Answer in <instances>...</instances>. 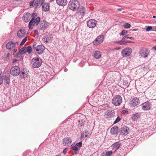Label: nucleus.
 <instances>
[{"label": "nucleus", "mask_w": 156, "mask_h": 156, "mask_svg": "<svg viewBox=\"0 0 156 156\" xmlns=\"http://www.w3.org/2000/svg\"><path fill=\"white\" fill-rule=\"evenodd\" d=\"M69 9L73 11H75L80 7V3L78 1L76 0H71L68 4Z\"/></svg>", "instance_id": "obj_1"}, {"label": "nucleus", "mask_w": 156, "mask_h": 156, "mask_svg": "<svg viewBox=\"0 0 156 156\" xmlns=\"http://www.w3.org/2000/svg\"><path fill=\"white\" fill-rule=\"evenodd\" d=\"M40 21V18L37 17L36 19L32 18L29 23V29H32V26H37Z\"/></svg>", "instance_id": "obj_2"}, {"label": "nucleus", "mask_w": 156, "mask_h": 156, "mask_svg": "<svg viewBox=\"0 0 156 156\" xmlns=\"http://www.w3.org/2000/svg\"><path fill=\"white\" fill-rule=\"evenodd\" d=\"M112 102L115 106H119L122 102V98L120 95H116L113 98Z\"/></svg>", "instance_id": "obj_3"}, {"label": "nucleus", "mask_w": 156, "mask_h": 156, "mask_svg": "<svg viewBox=\"0 0 156 156\" xmlns=\"http://www.w3.org/2000/svg\"><path fill=\"white\" fill-rule=\"evenodd\" d=\"M42 63L41 60L37 57L33 58L31 62L33 67L35 68L39 67L41 66Z\"/></svg>", "instance_id": "obj_4"}, {"label": "nucleus", "mask_w": 156, "mask_h": 156, "mask_svg": "<svg viewBox=\"0 0 156 156\" xmlns=\"http://www.w3.org/2000/svg\"><path fill=\"white\" fill-rule=\"evenodd\" d=\"M20 72L19 67L17 66H14L12 67L10 70V73L13 76H18Z\"/></svg>", "instance_id": "obj_5"}, {"label": "nucleus", "mask_w": 156, "mask_h": 156, "mask_svg": "<svg viewBox=\"0 0 156 156\" xmlns=\"http://www.w3.org/2000/svg\"><path fill=\"white\" fill-rule=\"evenodd\" d=\"M132 52V50L131 48H126L122 50L121 54L123 57H127L130 56Z\"/></svg>", "instance_id": "obj_6"}, {"label": "nucleus", "mask_w": 156, "mask_h": 156, "mask_svg": "<svg viewBox=\"0 0 156 156\" xmlns=\"http://www.w3.org/2000/svg\"><path fill=\"white\" fill-rule=\"evenodd\" d=\"M44 47L42 45H38L36 47L34 50L36 51L37 54L39 55L42 54L44 51Z\"/></svg>", "instance_id": "obj_7"}, {"label": "nucleus", "mask_w": 156, "mask_h": 156, "mask_svg": "<svg viewBox=\"0 0 156 156\" xmlns=\"http://www.w3.org/2000/svg\"><path fill=\"white\" fill-rule=\"evenodd\" d=\"M97 21L95 20L91 19L89 20L87 22V26L90 28H93L96 26Z\"/></svg>", "instance_id": "obj_8"}, {"label": "nucleus", "mask_w": 156, "mask_h": 156, "mask_svg": "<svg viewBox=\"0 0 156 156\" xmlns=\"http://www.w3.org/2000/svg\"><path fill=\"white\" fill-rule=\"evenodd\" d=\"M104 39V36L100 35L98 36L96 39L93 42V44L95 45L100 44L103 42Z\"/></svg>", "instance_id": "obj_9"}, {"label": "nucleus", "mask_w": 156, "mask_h": 156, "mask_svg": "<svg viewBox=\"0 0 156 156\" xmlns=\"http://www.w3.org/2000/svg\"><path fill=\"white\" fill-rule=\"evenodd\" d=\"M141 106L142 108L144 110H149L151 107V104L149 102L147 101L143 104Z\"/></svg>", "instance_id": "obj_10"}, {"label": "nucleus", "mask_w": 156, "mask_h": 156, "mask_svg": "<svg viewBox=\"0 0 156 156\" xmlns=\"http://www.w3.org/2000/svg\"><path fill=\"white\" fill-rule=\"evenodd\" d=\"M128 128L127 127L125 126L119 129V137L120 135H126L128 133Z\"/></svg>", "instance_id": "obj_11"}, {"label": "nucleus", "mask_w": 156, "mask_h": 156, "mask_svg": "<svg viewBox=\"0 0 156 156\" xmlns=\"http://www.w3.org/2000/svg\"><path fill=\"white\" fill-rule=\"evenodd\" d=\"M48 23L46 21H43L40 22L39 29L41 30H44L48 26Z\"/></svg>", "instance_id": "obj_12"}, {"label": "nucleus", "mask_w": 156, "mask_h": 156, "mask_svg": "<svg viewBox=\"0 0 156 156\" xmlns=\"http://www.w3.org/2000/svg\"><path fill=\"white\" fill-rule=\"evenodd\" d=\"M106 117L108 118L112 117L115 116V113L113 110H108L105 113Z\"/></svg>", "instance_id": "obj_13"}, {"label": "nucleus", "mask_w": 156, "mask_h": 156, "mask_svg": "<svg viewBox=\"0 0 156 156\" xmlns=\"http://www.w3.org/2000/svg\"><path fill=\"white\" fill-rule=\"evenodd\" d=\"M119 127L116 126H115L111 128L110 133L112 134L116 135L119 133Z\"/></svg>", "instance_id": "obj_14"}, {"label": "nucleus", "mask_w": 156, "mask_h": 156, "mask_svg": "<svg viewBox=\"0 0 156 156\" xmlns=\"http://www.w3.org/2000/svg\"><path fill=\"white\" fill-rule=\"evenodd\" d=\"M72 139L69 137L64 138L63 140V142L64 145L67 146L72 142Z\"/></svg>", "instance_id": "obj_15"}, {"label": "nucleus", "mask_w": 156, "mask_h": 156, "mask_svg": "<svg viewBox=\"0 0 156 156\" xmlns=\"http://www.w3.org/2000/svg\"><path fill=\"white\" fill-rule=\"evenodd\" d=\"M132 105L133 107H135L140 104L139 98L136 97L133 98L131 100Z\"/></svg>", "instance_id": "obj_16"}, {"label": "nucleus", "mask_w": 156, "mask_h": 156, "mask_svg": "<svg viewBox=\"0 0 156 156\" xmlns=\"http://www.w3.org/2000/svg\"><path fill=\"white\" fill-rule=\"evenodd\" d=\"M31 18V14L29 12L25 13L24 14L23 20L25 22H28Z\"/></svg>", "instance_id": "obj_17"}, {"label": "nucleus", "mask_w": 156, "mask_h": 156, "mask_svg": "<svg viewBox=\"0 0 156 156\" xmlns=\"http://www.w3.org/2000/svg\"><path fill=\"white\" fill-rule=\"evenodd\" d=\"M120 146L121 143L119 142H117L112 144L111 147L112 150H115V151H116L119 148Z\"/></svg>", "instance_id": "obj_18"}, {"label": "nucleus", "mask_w": 156, "mask_h": 156, "mask_svg": "<svg viewBox=\"0 0 156 156\" xmlns=\"http://www.w3.org/2000/svg\"><path fill=\"white\" fill-rule=\"evenodd\" d=\"M16 46V43L12 41H9L6 44V47L7 49L11 50L13 49Z\"/></svg>", "instance_id": "obj_19"}, {"label": "nucleus", "mask_w": 156, "mask_h": 156, "mask_svg": "<svg viewBox=\"0 0 156 156\" xmlns=\"http://www.w3.org/2000/svg\"><path fill=\"white\" fill-rule=\"evenodd\" d=\"M140 54L142 57L146 58L147 57L149 54V51L147 49L141 50L140 51Z\"/></svg>", "instance_id": "obj_20"}, {"label": "nucleus", "mask_w": 156, "mask_h": 156, "mask_svg": "<svg viewBox=\"0 0 156 156\" xmlns=\"http://www.w3.org/2000/svg\"><path fill=\"white\" fill-rule=\"evenodd\" d=\"M57 3L59 6H63L67 3V0H56Z\"/></svg>", "instance_id": "obj_21"}, {"label": "nucleus", "mask_w": 156, "mask_h": 156, "mask_svg": "<svg viewBox=\"0 0 156 156\" xmlns=\"http://www.w3.org/2000/svg\"><path fill=\"white\" fill-rule=\"evenodd\" d=\"M101 56V52L98 51H95L94 52L93 56L96 59H98Z\"/></svg>", "instance_id": "obj_22"}, {"label": "nucleus", "mask_w": 156, "mask_h": 156, "mask_svg": "<svg viewBox=\"0 0 156 156\" xmlns=\"http://www.w3.org/2000/svg\"><path fill=\"white\" fill-rule=\"evenodd\" d=\"M51 37L50 35L44 37L43 38V41L44 43L51 42Z\"/></svg>", "instance_id": "obj_23"}, {"label": "nucleus", "mask_w": 156, "mask_h": 156, "mask_svg": "<svg viewBox=\"0 0 156 156\" xmlns=\"http://www.w3.org/2000/svg\"><path fill=\"white\" fill-rule=\"evenodd\" d=\"M42 8L43 11H48L49 9V5L47 3H44L42 5Z\"/></svg>", "instance_id": "obj_24"}, {"label": "nucleus", "mask_w": 156, "mask_h": 156, "mask_svg": "<svg viewBox=\"0 0 156 156\" xmlns=\"http://www.w3.org/2000/svg\"><path fill=\"white\" fill-rule=\"evenodd\" d=\"M25 34V31L24 29L20 30L17 34V36L19 37H23Z\"/></svg>", "instance_id": "obj_25"}, {"label": "nucleus", "mask_w": 156, "mask_h": 156, "mask_svg": "<svg viewBox=\"0 0 156 156\" xmlns=\"http://www.w3.org/2000/svg\"><path fill=\"white\" fill-rule=\"evenodd\" d=\"M90 134L88 133L87 130H85L83 131L82 133L81 134V137L84 138L85 137H87L90 136Z\"/></svg>", "instance_id": "obj_26"}, {"label": "nucleus", "mask_w": 156, "mask_h": 156, "mask_svg": "<svg viewBox=\"0 0 156 156\" xmlns=\"http://www.w3.org/2000/svg\"><path fill=\"white\" fill-rule=\"evenodd\" d=\"M26 49L25 47H23L21 48V49L19 51L17 54V56L19 57V55H21L23 54H25V49Z\"/></svg>", "instance_id": "obj_27"}, {"label": "nucleus", "mask_w": 156, "mask_h": 156, "mask_svg": "<svg viewBox=\"0 0 156 156\" xmlns=\"http://www.w3.org/2000/svg\"><path fill=\"white\" fill-rule=\"evenodd\" d=\"M78 12L81 15H83L85 13V8L83 7H80V8H79L78 9Z\"/></svg>", "instance_id": "obj_28"}, {"label": "nucleus", "mask_w": 156, "mask_h": 156, "mask_svg": "<svg viewBox=\"0 0 156 156\" xmlns=\"http://www.w3.org/2000/svg\"><path fill=\"white\" fill-rule=\"evenodd\" d=\"M140 117V114L139 113H136L135 114H133L132 116V119L133 121L136 120Z\"/></svg>", "instance_id": "obj_29"}, {"label": "nucleus", "mask_w": 156, "mask_h": 156, "mask_svg": "<svg viewBox=\"0 0 156 156\" xmlns=\"http://www.w3.org/2000/svg\"><path fill=\"white\" fill-rule=\"evenodd\" d=\"M71 148L75 151V152H77L79 150V148L76 146L72 144L71 146Z\"/></svg>", "instance_id": "obj_30"}, {"label": "nucleus", "mask_w": 156, "mask_h": 156, "mask_svg": "<svg viewBox=\"0 0 156 156\" xmlns=\"http://www.w3.org/2000/svg\"><path fill=\"white\" fill-rule=\"evenodd\" d=\"M116 43L117 44H118L121 45H126V42L125 41H122V39L121 41H116Z\"/></svg>", "instance_id": "obj_31"}, {"label": "nucleus", "mask_w": 156, "mask_h": 156, "mask_svg": "<svg viewBox=\"0 0 156 156\" xmlns=\"http://www.w3.org/2000/svg\"><path fill=\"white\" fill-rule=\"evenodd\" d=\"M32 49L30 46H28L26 49L25 50V53L28 52L29 53H30L31 52Z\"/></svg>", "instance_id": "obj_32"}, {"label": "nucleus", "mask_w": 156, "mask_h": 156, "mask_svg": "<svg viewBox=\"0 0 156 156\" xmlns=\"http://www.w3.org/2000/svg\"><path fill=\"white\" fill-rule=\"evenodd\" d=\"M142 67L144 70L147 71L149 70V68L147 66H145V64L142 65Z\"/></svg>", "instance_id": "obj_33"}, {"label": "nucleus", "mask_w": 156, "mask_h": 156, "mask_svg": "<svg viewBox=\"0 0 156 156\" xmlns=\"http://www.w3.org/2000/svg\"><path fill=\"white\" fill-rule=\"evenodd\" d=\"M27 37H25L24 39H23L22 41H21V43L20 44V45L21 46L24 43L27 41Z\"/></svg>", "instance_id": "obj_34"}, {"label": "nucleus", "mask_w": 156, "mask_h": 156, "mask_svg": "<svg viewBox=\"0 0 156 156\" xmlns=\"http://www.w3.org/2000/svg\"><path fill=\"white\" fill-rule=\"evenodd\" d=\"M127 33V31L126 30H123L120 33V35L122 36L126 35Z\"/></svg>", "instance_id": "obj_35"}, {"label": "nucleus", "mask_w": 156, "mask_h": 156, "mask_svg": "<svg viewBox=\"0 0 156 156\" xmlns=\"http://www.w3.org/2000/svg\"><path fill=\"white\" fill-rule=\"evenodd\" d=\"M5 82L7 84H9L10 82V78L8 77H6L5 79Z\"/></svg>", "instance_id": "obj_36"}, {"label": "nucleus", "mask_w": 156, "mask_h": 156, "mask_svg": "<svg viewBox=\"0 0 156 156\" xmlns=\"http://www.w3.org/2000/svg\"><path fill=\"white\" fill-rule=\"evenodd\" d=\"M121 120V119L118 116L115 120L114 122V124H116L119 122Z\"/></svg>", "instance_id": "obj_37"}, {"label": "nucleus", "mask_w": 156, "mask_h": 156, "mask_svg": "<svg viewBox=\"0 0 156 156\" xmlns=\"http://www.w3.org/2000/svg\"><path fill=\"white\" fill-rule=\"evenodd\" d=\"M131 25L129 23H126L123 25V27L125 28H129L130 27Z\"/></svg>", "instance_id": "obj_38"}, {"label": "nucleus", "mask_w": 156, "mask_h": 156, "mask_svg": "<svg viewBox=\"0 0 156 156\" xmlns=\"http://www.w3.org/2000/svg\"><path fill=\"white\" fill-rule=\"evenodd\" d=\"M39 5H40V4L38 2V1L36 0L34 3V7L35 8H37Z\"/></svg>", "instance_id": "obj_39"}, {"label": "nucleus", "mask_w": 156, "mask_h": 156, "mask_svg": "<svg viewBox=\"0 0 156 156\" xmlns=\"http://www.w3.org/2000/svg\"><path fill=\"white\" fill-rule=\"evenodd\" d=\"M112 154V152L111 151H108L106 153V156H111Z\"/></svg>", "instance_id": "obj_40"}, {"label": "nucleus", "mask_w": 156, "mask_h": 156, "mask_svg": "<svg viewBox=\"0 0 156 156\" xmlns=\"http://www.w3.org/2000/svg\"><path fill=\"white\" fill-rule=\"evenodd\" d=\"M45 0H37L40 5H42L44 3Z\"/></svg>", "instance_id": "obj_41"}, {"label": "nucleus", "mask_w": 156, "mask_h": 156, "mask_svg": "<svg viewBox=\"0 0 156 156\" xmlns=\"http://www.w3.org/2000/svg\"><path fill=\"white\" fill-rule=\"evenodd\" d=\"M37 14L36 13H33L31 14V17H32V18H34V19H36L35 17H37Z\"/></svg>", "instance_id": "obj_42"}, {"label": "nucleus", "mask_w": 156, "mask_h": 156, "mask_svg": "<svg viewBox=\"0 0 156 156\" xmlns=\"http://www.w3.org/2000/svg\"><path fill=\"white\" fill-rule=\"evenodd\" d=\"M152 27L151 26H148L147 27V28L146 29V31H149L151 30L152 29Z\"/></svg>", "instance_id": "obj_43"}, {"label": "nucleus", "mask_w": 156, "mask_h": 156, "mask_svg": "<svg viewBox=\"0 0 156 156\" xmlns=\"http://www.w3.org/2000/svg\"><path fill=\"white\" fill-rule=\"evenodd\" d=\"M76 146H78L79 147H81L82 146V141H80L79 143H76Z\"/></svg>", "instance_id": "obj_44"}, {"label": "nucleus", "mask_w": 156, "mask_h": 156, "mask_svg": "<svg viewBox=\"0 0 156 156\" xmlns=\"http://www.w3.org/2000/svg\"><path fill=\"white\" fill-rule=\"evenodd\" d=\"M128 35H125L123 37V38H122V41H126V39H128Z\"/></svg>", "instance_id": "obj_45"}, {"label": "nucleus", "mask_w": 156, "mask_h": 156, "mask_svg": "<svg viewBox=\"0 0 156 156\" xmlns=\"http://www.w3.org/2000/svg\"><path fill=\"white\" fill-rule=\"evenodd\" d=\"M3 80V77L2 76H0V85L2 83Z\"/></svg>", "instance_id": "obj_46"}, {"label": "nucleus", "mask_w": 156, "mask_h": 156, "mask_svg": "<svg viewBox=\"0 0 156 156\" xmlns=\"http://www.w3.org/2000/svg\"><path fill=\"white\" fill-rule=\"evenodd\" d=\"M34 1H33V2H30L29 5L30 6H33L34 5Z\"/></svg>", "instance_id": "obj_47"}, {"label": "nucleus", "mask_w": 156, "mask_h": 156, "mask_svg": "<svg viewBox=\"0 0 156 156\" xmlns=\"http://www.w3.org/2000/svg\"><path fill=\"white\" fill-rule=\"evenodd\" d=\"M124 10V9L123 8H118L117 9V10L119 11H122V10Z\"/></svg>", "instance_id": "obj_48"}, {"label": "nucleus", "mask_w": 156, "mask_h": 156, "mask_svg": "<svg viewBox=\"0 0 156 156\" xmlns=\"http://www.w3.org/2000/svg\"><path fill=\"white\" fill-rule=\"evenodd\" d=\"M36 43H35V42H34L33 44V48H34V49H35V48H36Z\"/></svg>", "instance_id": "obj_49"}, {"label": "nucleus", "mask_w": 156, "mask_h": 156, "mask_svg": "<svg viewBox=\"0 0 156 156\" xmlns=\"http://www.w3.org/2000/svg\"><path fill=\"white\" fill-rule=\"evenodd\" d=\"M67 151V149L66 148L64 149L63 150V152L64 154H66Z\"/></svg>", "instance_id": "obj_50"}, {"label": "nucleus", "mask_w": 156, "mask_h": 156, "mask_svg": "<svg viewBox=\"0 0 156 156\" xmlns=\"http://www.w3.org/2000/svg\"><path fill=\"white\" fill-rule=\"evenodd\" d=\"M152 30L153 31H156V27H152Z\"/></svg>", "instance_id": "obj_51"}, {"label": "nucleus", "mask_w": 156, "mask_h": 156, "mask_svg": "<svg viewBox=\"0 0 156 156\" xmlns=\"http://www.w3.org/2000/svg\"><path fill=\"white\" fill-rule=\"evenodd\" d=\"M128 111H126V110H123L122 111V114H124L125 113H126Z\"/></svg>", "instance_id": "obj_52"}, {"label": "nucleus", "mask_w": 156, "mask_h": 156, "mask_svg": "<svg viewBox=\"0 0 156 156\" xmlns=\"http://www.w3.org/2000/svg\"><path fill=\"white\" fill-rule=\"evenodd\" d=\"M10 54L9 53H8L7 54V56H6V58H9V57L10 56Z\"/></svg>", "instance_id": "obj_53"}, {"label": "nucleus", "mask_w": 156, "mask_h": 156, "mask_svg": "<svg viewBox=\"0 0 156 156\" xmlns=\"http://www.w3.org/2000/svg\"><path fill=\"white\" fill-rule=\"evenodd\" d=\"M17 49H16V48H13V54H14L17 51Z\"/></svg>", "instance_id": "obj_54"}, {"label": "nucleus", "mask_w": 156, "mask_h": 156, "mask_svg": "<svg viewBox=\"0 0 156 156\" xmlns=\"http://www.w3.org/2000/svg\"><path fill=\"white\" fill-rule=\"evenodd\" d=\"M126 44L128 43H132V42H133L131 41H128V40H127L126 41Z\"/></svg>", "instance_id": "obj_55"}, {"label": "nucleus", "mask_w": 156, "mask_h": 156, "mask_svg": "<svg viewBox=\"0 0 156 156\" xmlns=\"http://www.w3.org/2000/svg\"><path fill=\"white\" fill-rule=\"evenodd\" d=\"M101 156H106V154L105 155V153H101Z\"/></svg>", "instance_id": "obj_56"}, {"label": "nucleus", "mask_w": 156, "mask_h": 156, "mask_svg": "<svg viewBox=\"0 0 156 156\" xmlns=\"http://www.w3.org/2000/svg\"><path fill=\"white\" fill-rule=\"evenodd\" d=\"M132 39V40H133L134 39V38L133 37H128V39Z\"/></svg>", "instance_id": "obj_57"}, {"label": "nucleus", "mask_w": 156, "mask_h": 156, "mask_svg": "<svg viewBox=\"0 0 156 156\" xmlns=\"http://www.w3.org/2000/svg\"><path fill=\"white\" fill-rule=\"evenodd\" d=\"M152 49L156 51V46L153 47Z\"/></svg>", "instance_id": "obj_58"}, {"label": "nucleus", "mask_w": 156, "mask_h": 156, "mask_svg": "<svg viewBox=\"0 0 156 156\" xmlns=\"http://www.w3.org/2000/svg\"><path fill=\"white\" fill-rule=\"evenodd\" d=\"M17 61V60H16V59H14V60H13L12 61V63H14L15 62H16Z\"/></svg>", "instance_id": "obj_59"}, {"label": "nucleus", "mask_w": 156, "mask_h": 156, "mask_svg": "<svg viewBox=\"0 0 156 156\" xmlns=\"http://www.w3.org/2000/svg\"><path fill=\"white\" fill-rule=\"evenodd\" d=\"M120 49V48L119 47H117L115 48V50H119Z\"/></svg>", "instance_id": "obj_60"}, {"label": "nucleus", "mask_w": 156, "mask_h": 156, "mask_svg": "<svg viewBox=\"0 0 156 156\" xmlns=\"http://www.w3.org/2000/svg\"><path fill=\"white\" fill-rule=\"evenodd\" d=\"M102 11L103 12H105L106 10H105V9H102Z\"/></svg>", "instance_id": "obj_61"}, {"label": "nucleus", "mask_w": 156, "mask_h": 156, "mask_svg": "<svg viewBox=\"0 0 156 156\" xmlns=\"http://www.w3.org/2000/svg\"><path fill=\"white\" fill-rule=\"evenodd\" d=\"M25 74V73L24 72H23L22 73V75H23L24 74Z\"/></svg>", "instance_id": "obj_62"}, {"label": "nucleus", "mask_w": 156, "mask_h": 156, "mask_svg": "<svg viewBox=\"0 0 156 156\" xmlns=\"http://www.w3.org/2000/svg\"><path fill=\"white\" fill-rule=\"evenodd\" d=\"M50 2H52L53 1H54L55 0H49Z\"/></svg>", "instance_id": "obj_63"}, {"label": "nucleus", "mask_w": 156, "mask_h": 156, "mask_svg": "<svg viewBox=\"0 0 156 156\" xmlns=\"http://www.w3.org/2000/svg\"><path fill=\"white\" fill-rule=\"evenodd\" d=\"M67 69H64V71L65 72H66L67 71Z\"/></svg>", "instance_id": "obj_64"}]
</instances>
